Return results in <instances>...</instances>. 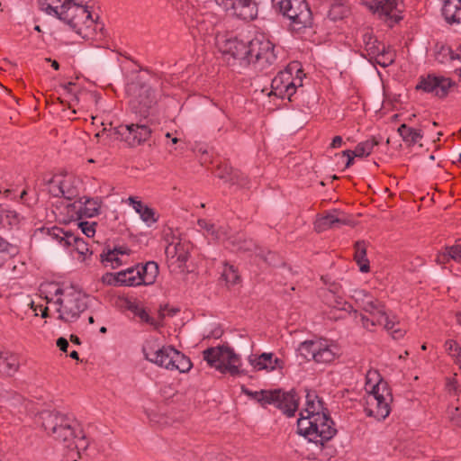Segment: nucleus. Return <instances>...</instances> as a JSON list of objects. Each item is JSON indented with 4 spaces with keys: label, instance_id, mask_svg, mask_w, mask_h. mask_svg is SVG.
Returning a JSON list of instances; mask_svg holds the SVG:
<instances>
[{
    "label": "nucleus",
    "instance_id": "nucleus-40",
    "mask_svg": "<svg viewBox=\"0 0 461 461\" xmlns=\"http://www.w3.org/2000/svg\"><path fill=\"white\" fill-rule=\"evenodd\" d=\"M349 10L342 3H334L330 5L328 12V17L332 21L341 20L348 15Z\"/></svg>",
    "mask_w": 461,
    "mask_h": 461
},
{
    "label": "nucleus",
    "instance_id": "nucleus-58",
    "mask_svg": "<svg viewBox=\"0 0 461 461\" xmlns=\"http://www.w3.org/2000/svg\"><path fill=\"white\" fill-rule=\"evenodd\" d=\"M197 224L201 229H203L209 235L213 237L216 230V226L213 223H211L204 219H200L198 220Z\"/></svg>",
    "mask_w": 461,
    "mask_h": 461
},
{
    "label": "nucleus",
    "instance_id": "nucleus-63",
    "mask_svg": "<svg viewBox=\"0 0 461 461\" xmlns=\"http://www.w3.org/2000/svg\"><path fill=\"white\" fill-rule=\"evenodd\" d=\"M343 157H347V162L345 167L348 168L351 167L354 163V158H357V155H354V152L350 149H346L341 152Z\"/></svg>",
    "mask_w": 461,
    "mask_h": 461
},
{
    "label": "nucleus",
    "instance_id": "nucleus-53",
    "mask_svg": "<svg viewBox=\"0 0 461 461\" xmlns=\"http://www.w3.org/2000/svg\"><path fill=\"white\" fill-rule=\"evenodd\" d=\"M88 441L86 436L80 430L79 433L77 432V438H75V442L70 448H77V450H86L88 447Z\"/></svg>",
    "mask_w": 461,
    "mask_h": 461
},
{
    "label": "nucleus",
    "instance_id": "nucleus-43",
    "mask_svg": "<svg viewBox=\"0 0 461 461\" xmlns=\"http://www.w3.org/2000/svg\"><path fill=\"white\" fill-rule=\"evenodd\" d=\"M228 174L230 175V178H228V183L230 185H236L240 187H246L249 184L248 177L240 170L234 168H227Z\"/></svg>",
    "mask_w": 461,
    "mask_h": 461
},
{
    "label": "nucleus",
    "instance_id": "nucleus-64",
    "mask_svg": "<svg viewBox=\"0 0 461 461\" xmlns=\"http://www.w3.org/2000/svg\"><path fill=\"white\" fill-rule=\"evenodd\" d=\"M57 347L61 350L62 352H67L68 348V341L67 339L60 337L57 339Z\"/></svg>",
    "mask_w": 461,
    "mask_h": 461
},
{
    "label": "nucleus",
    "instance_id": "nucleus-22",
    "mask_svg": "<svg viewBox=\"0 0 461 461\" xmlns=\"http://www.w3.org/2000/svg\"><path fill=\"white\" fill-rule=\"evenodd\" d=\"M165 254L167 259H176L179 263V267L185 265L189 258L188 249L180 240L168 243L165 249Z\"/></svg>",
    "mask_w": 461,
    "mask_h": 461
},
{
    "label": "nucleus",
    "instance_id": "nucleus-37",
    "mask_svg": "<svg viewBox=\"0 0 461 461\" xmlns=\"http://www.w3.org/2000/svg\"><path fill=\"white\" fill-rule=\"evenodd\" d=\"M48 234L53 240H58L61 245L70 247L69 239L71 238V231L64 230L63 229L55 226L48 230Z\"/></svg>",
    "mask_w": 461,
    "mask_h": 461
},
{
    "label": "nucleus",
    "instance_id": "nucleus-49",
    "mask_svg": "<svg viewBox=\"0 0 461 461\" xmlns=\"http://www.w3.org/2000/svg\"><path fill=\"white\" fill-rule=\"evenodd\" d=\"M129 310L132 312L136 316L140 317V320L150 325H155V321L143 308H140L137 304H131L129 306Z\"/></svg>",
    "mask_w": 461,
    "mask_h": 461
},
{
    "label": "nucleus",
    "instance_id": "nucleus-45",
    "mask_svg": "<svg viewBox=\"0 0 461 461\" xmlns=\"http://www.w3.org/2000/svg\"><path fill=\"white\" fill-rule=\"evenodd\" d=\"M70 247H73L79 255L86 256L88 251V244L84 240L83 238L76 236L73 232L69 239Z\"/></svg>",
    "mask_w": 461,
    "mask_h": 461
},
{
    "label": "nucleus",
    "instance_id": "nucleus-29",
    "mask_svg": "<svg viewBox=\"0 0 461 461\" xmlns=\"http://www.w3.org/2000/svg\"><path fill=\"white\" fill-rule=\"evenodd\" d=\"M19 368V362L14 355L0 352V375L11 376Z\"/></svg>",
    "mask_w": 461,
    "mask_h": 461
},
{
    "label": "nucleus",
    "instance_id": "nucleus-42",
    "mask_svg": "<svg viewBox=\"0 0 461 461\" xmlns=\"http://www.w3.org/2000/svg\"><path fill=\"white\" fill-rule=\"evenodd\" d=\"M316 347H318V341L306 340L299 345L298 351L301 356L305 359L311 360L315 357Z\"/></svg>",
    "mask_w": 461,
    "mask_h": 461
},
{
    "label": "nucleus",
    "instance_id": "nucleus-56",
    "mask_svg": "<svg viewBox=\"0 0 461 461\" xmlns=\"http://www.w3.org/2000/svg\"><path fill=\"white\" fill-rule=\"evenodd\" d=\"M108 251V255L110 256H129L131 253V249L124 246L114 247L113 249H104Z\"/></svg>",
    "mask_w": 461,
    "mask_h": 461
},
{
    "label": "nucleus",
    "instance_id": "nucleus-6",
    "mask_svg": "<svg viewBox=\"0 0 461 461\" xmlns=\"http://www.w3.org/2000/svg\"><path fill=\"white\" fill-rule=\"evenodd\" d=\"M273 6L290 20V30L301 32L313 23L312 13L306 0H272Z\"/></svg>",
    "mask_w": 461,
    "mask_h": 461
},
{
    "label": "nucleus",
    "instance_id": "nucleus-44",
    "mask_svg": "<svg viewBox=\"0 0 461 461\" xmlns=\"http://www.w3.org/2000/svg\"><path fill=\"white\" fill-rule=\"evenodd\" d=\"M19 252L18 246L8 242L0 236V254L5 255L11 258H15Z\"/></svg>",
    "mask_w": 461,
    "mask_h": 461
},
{
    "label": "nucleus",
    "instance_id": "nucleus-57",
    "mask_svg": "<svg viewBox=\"0 0 461 461\" xmlns=\"http://www.w3.org/2000/svg\"><path fill=\"white\" fill-rule=\"evenodd\" d=\"M446 250L449 259L458 260L461 258V244L447 247Z\"/></svg>",
    "mask_w": 461,
    "mask_h": 461
},
{
    "label": "nucleus",
    "instance_id": "nucleus-3",
    "mask_svg": "<svg viewBox=\"0 0 461 461\" xmlns=\"http://www.w3.org/2000/svg\"><path fill=\"white\" fill-rule=\"evenodd\" d=\"M241 391L264 408L268 404L274 405L288 418L294 417L299 408L300 397L294 389L285 391L278 388L253 392L242 386Z\"/></svg>",
    "mask_w": 461,
    "mask_h": 461
},
{
    "label": "nucleus",
    "instance_id": "nucleus-62",
    "mask_svg": "<svg viewBox=\"0 0 461 461\" xmlns=\"http://www.w3.org/2000/svg\"><path fill=\"white\" fill-rule=\"evenodd\" d=\"M39 6L41 10L44 11L48 14H51V11H53V5L50 4V0H38Z\"/></svg>",
    "mask_w": 461,
    "mask_h": 461
},
{
    "label": "nucleus",
    "instance_id": "nucleus-51",
    "mask_svg": "<svg viewBox=\"0 0 461 461\" xmlns=\"http://www.w3.org/2000/svg\"><path fill=\"white\" fill-rule=\"evenodd\" d=\"M453 54V50L448 46H441L436 53L435 58L439 63H445L449 60V55Z\"/></svg>",
    "mask_w": 461,
    "mask_h": 461
},
{
    "label": "nucleus",
    "instance_id": "nucleus-23",
    "mask_svg": "<svg viewBox=\"0 0 461 461\" xmlns=\"http://www.w3.org/2000/svg\"><path fill=\"white\" fill-rule=\"evenodd\" d=\"M350 221L346 217H339L335 213H328L316 220L314 222V229L318 232H321L327 229L339 227L340 225H348Z\"/></svg>",
    "mask_w": 461,
    "mask_h": 461
},
{
    "label": "nucleus",
    "instance_id": "nucleus-32",
    "mask_svg": "<svg viewBox=\"0 0 461 461\" xmlns=\"http://www.w3.org/2000/svg\"><path fill=\"white\" fill-rule=\"evenodd\" d=\"M461 7V0H445L441 12L445 21L448 24L456 23L457 12Z\"/></svg>",
    "mask_w": 461,
    "mask_h": 461
},
{
    "label": "nucleus",
    "instance_id": "nucleus-28",
    "mask_svg": "<svg viewBox=\"0 0 461 461\" xmlns=\"http://www.w3.org/2000/svg\"><path fill=\"white\" fill-rule=\"evenodd\" d=\"M366 242L365 240H357L355 245L354 259L362 273H367L370 270L369 260L366 257Z\"/></svg>",
    "mask_w": 461,
    "mask_h": 461
},
{
    "label": "nucleus",
    "instance_id": "nucleus-17",
    "mask_svg": "<svg viewBox=\"0 0 461 461\" xmlns=\"http://www.w3.org/2000/svg\"><path fill=\"white\" fill-rule=\"evenodd\" d=\"M101 201L98 198L80 197L78 201L69 204L70 211H74L77 219L92 218L99 214Z\"/></svg>",
    "mask_w": 461,
    "mask_h": 461
},
{
    "label": "nucleus",
    "instance_id": "nucleus-25",
    "mask_svg": "<svg viewBox=\"0 0 461 461\" xmlns=\"http://www.w3.org/2000/svg\"><path fill=\"white\" fill-rule=\"evenodd\" d=\"M335 346L327 345L321 341H318L316 347L315 357L313 360L320 364H330L338 357Z\"/></svg>",
    "mask_w": 461,
    "mask_h": 461
},
{
    "label": "nucleus",
    "instance_id": "nucleus-8",
    "mask_svg": "<svg viewBox=\"0 0 461 461\" xmlns=\"http://www.w3.org/2000/svg\"><path fill=\"white\" fill-rule=\"evenodd\" d=\"M128 91L131 95L130 104L133 113L144 119L153 118L158 95L152 86L139 78L129 86Z\"/></svg>",
    "mask_w": 461,
    "mask_h": 461
},
{
    "label": "nucleus",
    "instance_id": "nucleus-52",
    "mask_svg": "<svg viewBox=\"0 0 461 461\" xmlns=\"http://www.w3.org/2000/svg\"><path fill=\"white\" fill-rule=\"evenodd\" d=\"M77 225L86 237H94L95 233V226L97 225L96 222L90 223L88 221H80Z\"/></svg>",
    "mask_w": 461,
    "mask_h": 461
},
{
    "label": "nucleus",
    "instance_id": "nucleus-1",
    "mask_svg": "<svg viewBox=\"0 0 461 461\" xmlns=\"http://www.w3.org/2000/svg\"><path fill=\"white\" fill-rule=\"evenodd\" d=\"M305 399L306 407L300 411L296 432L323 448L337 434L335 423L315 391L306 390Z\"/></svg>",
    "mask_w": 461,
    "mask_h": 461
},
{
    "label": "nucleus",
    "instance_id": "nucleus-33",
    "mask_svg": "<svg viewBox=\"0 0 461 461\" xmlns=\"http://www.w3.org/2000/svg\"><path fill=\"white\" fill-rule=\"evenodd\" d=\"M174 357L170 364V371L177 370L180 373L188 372L192 368V362L188 357L176 349L173 352Z\"/></svg>",
    "mask_w": 461,
    "mask_h": 461
},
{
    "label": "nucleus",
    "instance_id": "nucleus-26",
    "mask_svg": "<svg viewBox=\"0 0 461 461\" xmlns=\"http://www.w3.org/2000/svg\"><path fill=\"white\" fill-rule=\"evenodd\" d=\"M129 202L132 204L136 212L140 214V219L148 225L158 221V218L156 217V212L152 208L144 204L141 201L136 200L134 197H130Z\"/></svg>",
    "mask_w": 461,
    "mask_h": 461
},
{
    "label": "nucleus",
    "instance_id": "nucleus-21",
    "mask_svg": "<svg viewBox=\"0 0 461 461\" xmlns=\"http://www.w3.org/2000/svg\"><path fill=\"white\" fill-rule=\"evenodd\" d=\"M85 0H81V5L74 7L75 13V23H72L71 28L78 34H82L83 25L89 27L95 21L92 17L91 12L88 10V6L84 5Z\"/></svg>",
    "mask_w": 461,
    "mask_h": 461
},
{
    "label": "nucleus",
    "instance_id": "nucleus-54",
    "mask_svg": "<svg viewBox=\"0 0 461 461\" xmlns=\"http://www.w3.org/2000/svg\"><path fill=\"white\" fill-rule=\"evenodd\" d=\"M445 348L446 351L453 357H456V354L461 351L459 345L453 339H448L445 342Z\"/></svg>",
    "mask_w": 461,
    "mask_h": 461
},
{
    "label": "nucleus",
    "instance_id": "nucleus-9",
    "mask_svg": "<svg viewBox=\"0 0 461 461\" xmlns=\"http://www.w3.org/2000/svg\"><path fill=\"white\" fill-rule=\"evenodd\" d=\"M392 401L391 390L387 384L381 380L373 386L371 393L366 399L365 412L367 416L374 417L378 420H384L390 414Z\"/></svg>",
    "mask_w": 461,
    "mask_h": 461
},
{
    "label": "nucleus",
    "instance_id": "nucleus-47",
    "mask_svg": "<svg viewBox=\"0 0 461 461\" xmlns=\"http://www.w3.org/2000/svg\"><path fill=\"white\" fill-rule=\"evenodd\" d=\"M221 276L226 281V283L230 285H236L240 282V279L233 266L228 265L225 266Z\"/></svg>",
    "mask_w": 461,
    "mask_h": 461
},
{
    "label": "nucleus",
    "instance_id": "nucleus-59",
    "mask_svg": "<svg viewBox=\"0 0 461 461\" xmlns=\"http://www.w3.org/2000/svg\"><path fill=\"white\" fill-rule=\"evenodd\" d=\"M102 280L104 284H107L109 285H120L119 278H117V273H107L104 276H103Z\"/></svg>",
    "mask_w": 461,
    "mask_h": 461
},
{
    "label": "nucleus",
    "instance_id": "nucleus-30",
    "mask_svg": "<svg viewBox=\"0 0 461 461\" xmlns=\"http://www.w3.org/2000/svg\"><path fill=\"white\" fill-rule=\"evenodd\" d=\"M117 278H119L120 285L126 286H136L141 285L140 276L138 271V266L136 267H129L125 270H122L117 273Z\"/></svg>",
    "mask_w": 461,
    "mask_h": 461
},
{
    "label": "nucleus",
    "instance_id": "nucleus-48",
    "mask_svg": "<svg viewBox=\"0 0 461 461\" xmlns=\"http://www.w3.org/2000/svg\"><path fill=\"white\" fill-rule=\"evenodd\" d=\"M334 301L330 303V305L333 308H337L341 311H345L348 312H354V314L357 315V311L354 310L352 304H350L348 302L343 301L341 297H335V295H332Z\"/></svg>",
    "mask_w": 461,
    "mask_h": 461
},
{
    "label": "nucleus",
    "instance_id": "nucleus-39",
    "mask_svg": "<svg viewBox=\"0 0 461 461\" xmlns=\"http://www.w3.org/2000/svg\"><path fill=\"white\" fill-rule=\"evenodd\" d=\"M19 222V217L15 211L4 210L0 207V223L3 227L12 228Z\"/></svg>",
    "mask_w": 461,
    "mask_h": 461
},
{
    "label": "nucleus",
    "instance_id": "nucleus-12",
    "mask_svg": "<svg viewBox=\"0 0 461 461\" xmlns=\"http://www.w3.org/2000/svg\"><path fill=\"white\" fill-rule=\"evenodd\" d=\"M453 86L457 87V85L448 77L428 75L427 77H420L415 88L425 93L433 94L438 98H444Z\"/></svg>",
    "mask_w": 461,
    "mask_h": 461
},
{
    "label": "nucleus",
    "instance_id": "nucleus-10",
    "mask_svg": "<svg viewBox=\"0 0 461 461\" xmlns=\"http://www.w3.org/2000/svg\"><path fill=\"white\" fill-rule=\"evenodd\" d=\"M247 52V61L257 63L262 69L274 65L277 59L275 45L263 35L248 41Z\"/></svg>",
    "mask_w": 461,
    "mask_h": 461
},
{
    "label": "nucleus",
    "instance_id": "nucleus-46",
    "mask_svg": "<svg viewBox=\"0 0 461 461\" xmlns=\"http://www.w3.org/2000/svg\"><path fill=\"white\" fill-rule=\"evenodd\" d=\"M8 266V275L14 278L21 277L25 273V264L22 261H16L14 258L11 259Z\"/></svg>",
    "mask_w": 461,
    "mask_h": 461
},
{
    "label": "nucleus",
    "instance_id": "nucleus-60",
    "mask_svg": "<svg viewBox=\"0 0 461 461\" xmlns=\"http://www.w3.org/2000/svg\"><path fill=\"white\" fill-rule=\"evenodd\" d=\"M215 240H225L229 239L228 230L224 227H216L214 235L212 237ZM231 240V238H230Z\"/></svg>",
    "mask_w": 461,
    "mask_h": 461
},
{
    "label": "nucleus",
    "instance_id": "nucleus-2",
    "mask_svg": "<svg viewBox=\"0 0 461 461\" xmlns=\"http://www.w3.org/2000/svg\"><path fill=\"white\" fill-rule=\"evenodd\" d=\"M39 420L48 436L65 447L73 446L79 426L73 415L57 410H44L39 413Z\"/></svg>",
    "mask_w": 461,
    "mask_h": 461
},
{
    "label": "nucleus",
    "instance_id": "nucleus-31",
    "mask_svg": "<svg viewBox=\"0 0 461 461\" xmlns=\"http://www.w3.org/2000/svg\"><path fill=\"white\" fill-rule=\"evenodd\" d=\"M81 5V0H64L60 5L59 19L66 23L70 27L75 23L74 7Z\"/></svg>",
    "mask_w": 461,
    "mask_h": 461
},
{
    "label": "nucleus",
    "instance_id": "nucleus-14",
    "mask_svg": "<svg viewBox=\"0 0 461 461\" xmlns=\"http://www.w3.org/2000/svg\"><path fill=\"white\" fill-rule=\"evenodd\" d=\"M215 40L216 46L222 54H229L234 59L247 60L248 42L230 34H219Z\"/></svg>",
    "mask_w": 461,
    "mask_h": 461
},
{
    "label": "nucleus",
    "instance_id": "nucleus-50",
    "mask_svg": "<svg viewBox=\"0 0 461 461\" xmlns=\"http://www.w3.org/2000/svg\"><path fill=\"white\" fill-rule=\"evenodd\" d=\"M100 259L102 263H110L113 268L119 267L120 266L122 265V259L120 258V256H110L108 255V251H106L105 249H104L102 254L100 255Z\"/></svg>",
    "mask_w": 461,
    "mask_h": 461
},
{
    "label": "nucleus",
    "instance_id": "nucleus-16",
    "mask_svg": "<svg viewBox=\"0 0 461 461\" xmlns=\"http://www.w3.org/2000/svg\"><path fill=\"white\" fill-rule=\"evenodd\" d=\"M230 242L232 245L233 249L237 251H255L256 255L268 265L274 266L276 264V255L274 252L265 251L264 249L258 248L251 240L242 239L241 237H232Z\"/></svg>",
    "mask_w": 461,
    "mask_h": 461
},
{
    "label": "nucleus",
    "instance_id": "nucleus-61",
    "mask_svg": "<svg viewBox=\"0 0 461 461\" xmlns=\"http://www.w3.org/2000/svg\"><path fill=\"white\" fill-rule=\"evenodd\" d=\"M227 168H231V167H229L228 165H221L217 169V176L225 182L228 183V178H230V175L228 174Z\"/></svg>",
    "mask_w": 461,
    "mask_h": 461
},
{
    "label": "nucleus",
    "instance_id": "nucleus-5",
    "mask_svg": "<svg viewBox=\"0 0 461 461\" xmlns=\"http://www.w3.org/2000/svg\"><path fill=\"white\" fill-rule=\"evenodd\" d=\"M54 294L59 296L55 302L59 305L58 319L64 322L76 321L88 307L87 296L74 286L58 287Z\"/></svg>",
    "mask_w": 461,
    "mask_h": 461
},
{
    "label": "nucleus",
    "instance_id": "nucleus-19",
    "mask_svg": "<svg viewBox=\"0 0 461 461\" xmlns=\"http://www.w3.org/2000/svg\"><path fill=\"white\" fill-rule=\"evenodd\" d=\"M233 14L245 21H252L258 16V4L255 0H232L230 3Z\"/></svg>",
    "mask_w": 461,
    "mask_h": 461
},
{
    "label": "nucleus",
    "instance_id": "nucleus-27",
    "mask_svg": "<svg viewBox=\"0 0 461 461\" xmlns=\"http://www.w3.org/2000/svg\"><path fill=\"white\" fill-rule=\"evenodd\" d=\"M138 271L140 276V283L144 285H149L155 283L158 275V265L154 261H149L140 267L138 266Z\"/></svg>",
    "mask_w": 461,
    "mask_h": 461
},
{
    "label": "nucleus",
    "instance_id": "nucleus-4",
    "mask_svg": "<svg viewBox=\"0 0 461 461\" xmlns=\"http://www.w3.org/2000/svg\"><path fill=\"white\" fill-rule=\"evenodd\" d=\"M105 126L101 132L96 133V137L100 134L106 133L108 137L117 140L124 141L129 147H137L146 142L151 136L153 131L152 126L154 125V118L144 119L141 117L137 122L129 124H120L113 127Z\"/></svg>",
    "mask_w": 461,
    "mask_h": 461
},
{
    "label": "nucleus",
    "instance_id": "nucleus-15",
    "mask_svg": "<svg viewBox=\"0 0 461 461\" xmlns=\"http://www.w3.org/2000/svg\"><path fill=\"white\" fill-rule=\"evenodd\" d=\"M297 85L294 82L290 69L280 71L272 80L271 93L281 99L287 98L292 101V96L296 92Z\"/></svg>",
    "mask_w": 461,
    "mask_h": 461
},
{
    "label": "nucleus",
    "instance_id": "nucleus-18",
    "mask_svg": "<svg viewBox=\"0 0 461 461\" xmlns=\"http://www.w3.org/2000/svg\"><path fill=\"white\" fill-rule=\"evenodd\" d=\"M357 305L361 310L368 312L372 318L377 317L384 309V305L365 290H356L352 295Z\"/></svg>",
    "mask_w": 461,
    "mask_h": 461
},
{
    "label": "nucleus",
    "instance_id": "nucleus-36",
    "mask_svg": "<svg viewBox=\"0 0 461 461\" xmlns=\"http://www.w3.org/2000/svg\"><path fill=\"white\" fill-rule=\"evenodd\" d=\"M377 145H379V140H376L375 137L359 142L353 150L354 155H357V158L367 157L372 153L374 148Z\"/></svg>",
    "mask_w": 461,
    "mask_h": 461
},
{
    "label": "nucleus",
    "instance_id": "nucleus-24",
    "mask_svg": "<svg viewBox=\"0 0 461 461\" xmlns=\"http://www.w3.org/2000/svg\"><path fill=\"white\" fill-rule=\"evenodd\" d=\"M384 325V327L391 331L394 339H399L404 336L405 331L400 328H395L397 323L390 320L385 312V309L375 318H372L371 326Z\"/></svg>",
    "mask_w": 461,
    "mask_h": 461
},
{
    "label": "nucleus",
    "instance_id": "nucleus-11",
    "mask_svg": "<svg viewBox=\"0 0 461 461\" xmlns=\"http://www.w3.org/2000/svg\"><path fill=\"white\" fill-rule=\"evenodd\" d=\"M374 14H377L390 27H393L402 20L399 0H360Z\"/></svg>",
    "mask_w": 461,
    "mask_h": 461
},
{
    "label": "nucleus",
    "instance_id": "nucleus-35",
    "mask_svg": "<svg viewBox=\"0 0 461 461\" xmlns=\"http://www.w3.org/2000/svg\"><path fill=\"white\" fill-rule=\"evenodd\" d=\"M397 131L402 138L403 141L408 143L409 145H414L415 143L418 142L419 140H421L423 137L421 131H418L411 127H409L405 123L401 124Z\"/></svg>",
    "mask_w": 461,
    "mask_h": 461
},
{
    "label": "nucleus",
    "instance_id": "nucleus-41",
    "mask_svg": "<svg viewBox=\"0 0 461 461\" xmlns=\"http://www.w3.org/2000/svg\"><path fill=\"white\" fill-rule=\"evenodd\" d=\"M49 192L55 197L62 196L67 200H72L74 198V194H66V182H56L55 180H50L49 182Z\"/></svg>",
    "mask_w": 461,
    "mask_h": 461
},
{
    "label": "nucleus",
    "instance_id": "nucleus-7",
    "mask_svg": "<svg viewBox=\"0 0 461 461\" xmlns=\"http://www.w3.org/2000/svg\"><path fill=\"white\" fill-rule=\"evenodd\" d=\"M203 357L210 367L215 368L221 374L228 373L232 376L243 374L240 368V356L228 345L208 348L203 351Z\"/></svg>",
    "mask_w": 461,
    "mask_h": 461
},
{
    "label": "nucleus",
    "instance_id": "nucleus-55",
    "mask_svg": "<svg viewBox=\"0 0 461 461\" xmlns=\"http://www.w3.org/2000/svg\"><path fill=\"white\" fill-rule=\"evenodd\" d=\"M449 418L454 425L461 427V407H455L449 410Z\"/></svg>",
    "mask_w": 461,
    "mask_h": 461
},
{
    "label": "nucleus",
    "instance_id": "nucleus-20",
    "mask_svg": "<svg viewBox=\"0 0 461 461\" xmlns=\"http://www.w3.org/2000/svg\"><path fill=\"white\" fill-rule=\"evenodd\" d=\"M359 37L360 46L364 47V50L366 54H362L364 57L368 56L370 59L374 58V55L380 53L381 44L375 37L373 31L369 27H364L359 29L357 32Z\"/></svg>",
    "mask_w": 461,
    "mask_h": 461
},
{
    "label": "nucleus",
    "instance_id": "nucleus-38",
    "mask_svg": "<svg viewBox=\"0 0 461 461\" xmlns=\"http://www.w3.org/2000/svg\"><path fill=\"white\" fill-rule=\"evenodd\" d=\"M395 54L391 51L390 50H387L384 45H382L380 49V53H377V55H374V58L375 59V62L380 65L383 68H386L393 64L394 61Z\"/></svg>",
    "mask_w": 461,
    "mask_h": 461
},
{
    "label": "nucleus",
    "instance_id": "nucleus-13",
    "mask_svg": "<svg viewBox=\"0 0 461 461\" xmlns=\"http://www.w3.org/2000/svg\"><path fill=\"white\" fill-rule=\"evenodd\" d=\"M176 348L173 346L158 347L156 341H147L142 348L145 358L167 370L170 369V364L174 357L173 352Z\"/></svg>",
    "mask_w": 461,
    "mask_h": 461
},
{
    "label": "nucleus",
    "instance_id": "nucleus-34",
    "mask_svg": "<svg viewBox=\"0 0 461 461\" xmlns=\"http://www.w3.org/2000/svg\"><path fill=\"white\" fill-rule=\"evenodd\" d=\"M250 362L258 370H274L280 360L276 357L274 358L272 353H263L257 359L250 360Z\"/></svg>",
    "mask_w": 461,
    "mask_h": 461
}]
</instances>
